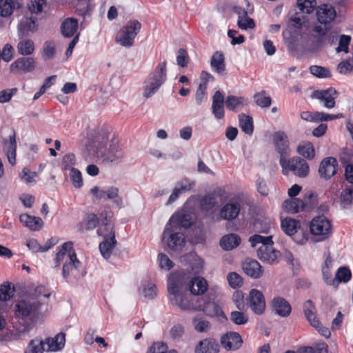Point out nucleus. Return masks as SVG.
Masks as SVG:
<instances>
[{"mask_svg":"<svg viewBox=\"0 0 353 353\" xmlns=\"http://www.w3.org/2000/svg\"><path fill=\"white\" fill-rule=\"evenodd\" d=\"M303 312L307 321L312 327H318L319 319L315 314V307L310 300L307 301L303 305Z\"/></svg>","mask_w":353,"mask_h":353,"instance_id":"33","label":"nucleus"},{"mask_svg":"<svg viewBox=\"0 0 353 353\" xmlns=\"http://www.w3.org/2000/svg\"><path fill=\"white\" fill-rule=\"evenodd\" d=\"M243 272L253 279H258L263 274L262 267L260 263L254 259H247L243 263Z\"/></svg>","mask_w":353,"mask_h":353,"instance_id":"23","label":"nucleus"},{"mask_svg":"<svg viewBox=\"0 0 353 353\" xmlns=\"http://www.w3.org/2000/svg\"><path fill=\"white\" fill-rule=\"evenodd\" d=\"M185 333L184 326L177 323L174 325L170 330V336L173 340L181 339Z\"/></svg>","mask_w":353,"mask_h":353,"instance_id":"61","label":"nucleus"},{"mask_svg":"<svg viewBox=\"0 0 353 353\" xmlns=\"http://www.w3.org/2000/svg\"><path fill=\"white\" fill-rule=\"evenodd\" d=\"M207 86L205 82H201L196 91L195 100L197 105H201L207 99Z\"/></svg>","mask_w":353,"mask_h":353,"instance_id":"55","label":"nucleus"},{"mask_svg":"<svg viewBox=\"0 0 353 353\" xmlns=\"http://www.w3.org/2000/svg\"><path fill=\"white\" fill-rule=\"evenodd\" d=\"M312 74L318 78H327L331 77V73L327 68L319 65H312L310 68Z\"/></svg>","mask_w":353,"mask_h":353,"instance_id":"51","label":"nucleus"},{"mask_svg":"<svg viewBox=\"0 0 353 353\" xmlns=\"http://www.w3.org/2000/svg\"><path fill=\"white\" fill-rule=\"evenodd\" d=\"M185 214L172 215L163 232L162 239L168 247L173 250L181 249L185 245V236L183 233L175 232L181 225L184 228L190 226Z\"/></svg>","mask_w":353,"mask_h":353,"instance_id":"3","label":"nucleus"},{"mask_svg":"<svg viewBox=\"0 0 353 353\" xmlns=\"http://www.w3.org/2000/svg\"><path fill=\"white\" fill-rule=\"evenodd\" d=\"M56 54L55 43L53 41H48L43 44L41 52V57L43 60L48 61L54 58Z\"/></svg>","mask_w":353,"mask_h":353,"instance_id":"42","label":"nucleus"},{"mask_svg":"<svg viewBox=\"0 0 353 353\" xmlns=\"http://www.w3.org/2000/svg\"><path fill=\"white\" fill-rule=\"evenodd\" d=\"M70 178L72 185L76 188H79L83 185V179L81 172L77 169H71Z\"/></svg>","mask_w":353,"mask_h":353,"instance_id":"57","label":"nucleus"},{"mask_svg":"<svg viewBox=\"0 0 353 353\" xmlns=\"http://www.w3.org/2000/svg\"><path fill=\"white\" fill-rule=\"evenodd\" d=\"M108 141V138L106 134L97 138V143L98 144L96 145L97 157L108 163H113L121 159L123 154L118 144V141L114 139L109 143Z\"/></svg>","mask_w":353,"mask_h":353,"instance_id":"6","label":"nucleus"},{"mask_svg":"<svg viewBox=\"0 0 353 353\" xmlns=\"http://www.w3.org/2000/svg\"><path fill=\"white\" fill-rule=\"evenodd\" d=\"M41 307L35 297L28 296L19 299L14 305V315L21 320L34 321L39 317Z\"/></svg>","mask_w":353,"mask_h":353,"instance_id":"7","label":"nucleus"},{"mask_svg":"<svg viewBox=\"0 0 353 353\" xmlns=\"http://www.w3.org/2000/svg\"><path fill=\"white\" fill-rule=\"evenodd\" d=\"M26 245L29 250H32L33 252H43L47 251L52 246L51 243H48V242L46 243L45 246H41L38 243L37 240L33 239L28 240L26 243Z\"/></svg>","mask_w":353,"mask_h":353,"instance_id":"50","label":"nucleus"},{"mask_svg":"<svg viewBox=\"0 0 353 353\" xmlns=\"http://www.w3.org/2000/svg\"><path fill=\"white\" fill-rule=\"evenodd\" d=\"M36 68V62L32 57H21L15 60L10 66V71L14 74L19 72H31Z\"/></svg>","mask_w":353,"mask_h":353,"instance_id":"18","label":"nucleus"},{"mask_svg":"<svg viewBox=\"0 0 353 353\" xmlns=\"http://www.w3.org/2000/svg\"><path fill=\"white\" fill-rule=\"evenodd\" d=\"M116 243L115 238H114V240H112L111 238H107L104 239L99 244V250L103 258L108 259L110 257Z\"/></svg>","mask_w":353,"mask_h":353,"instance_id":"37","label":"nucleus"},{"mask_svg":"<svg viewBox=\"0 0 353 353\" xmlns=\"http://www.w3.org/2000/svg\"><path fill=\"white\" fill-rule=\"evenodd\" d=\"M243 310L233 311L230 313V320L236 325H244L248 321V316Z\"/></svg>","mask_w":353,"mask_h":353,"instance_id":"48","label":"nucleus"},{"mask_svg":"<svg viewBox=\"0 0 353 353\" xmlns=\"http://www.w3.org/2000/svg\"><path fill=\"white\" fill-rule=\"evenodd\" d=\"M166 62L159 63L144 83L143 97H152L166 80Z\"/></svg>","mask_w":353,"mask_h":353,"instance_id":"9","label":"nucleus"},{"mask_svg":"<svg viewBox=\"0 0 353 353\" xmlns=\"http://www.w3.org/2000/svg\"><path fill=\"white\" fill-rule=\"evenodd\" d=\"M3 150L7 156L9 163L11 165H14L16 163L17 141L16 134L14 130L12 131V134L8 139L3 140Z\"/></svg>","mask_w":353,"mask_h":353,"instance_id":"21","label":"nucleus"},{"mask_svg":"<svg viewBox=\"0 0 353 353\" xmlns=\"http://www.w3.org/2000/svg\"><path fill=\"white\" fill-rule=\"evenodd\" d=\"M78 28V21L74 18H67L61 25V32L65 37H70L74 34Z\"/></svg>","mask_w":353,"mask_h":353,"instance_id":"32","label":"nucleus"},{"mask_svg":"<svg viewBox=\"0 0 353 353\" xmlns=\"http://www.w3.org/2000/svg\"><path fill=\"white\" fill-rule=\"evenodd\" d=\"M283 208L290 213H297L304 208V203L299 199L292 198L283 203Z\"/></svg>","mask_w":353,"mask_h":353,"instance_id":"38","label":"nucleus"},{"mask_svg":"<svg viewBox=\"0 0 353 353\" xmlns=\"http://www.w3.org/2000/svg\"><path fill=\"white\" fill-rule=\"evenodd\" d=\"M18 30L21 36L27 35L30 32L37 30V19L32 17H23L18 24Z\"/></svg>","mask_w":353,"mask_h":353,"instance_id":"26","label":"nucleus"},{"mask_svg":"<svg viewBox=\"0 0 353 353\" xmlns=\"http://www.w3.org/2000/svg\"><path fill=\"white\" fill-rule=\"evenodd\" d=\"M221 344L227 351H235L243 344V339L238 332H229L221 338Z\"/></svg>","mask_w":353,"mask_h":353,"instance_id":"19","label":"nucleus"},{"mask_svg":"<svg viewBox=\"0 0 353 353\" xmlns=\"http://www.w3.org/2000/svg\"><path fill=\"white\" fill-rule=\"evenodd\" d=\"M187 281L186 274L182 272L172 273L168 281L169 301L172 305L185 311L194 309L192 301L187 294Z\"/></svg>","mask_w":353,"mask_h":353,"instance_id":"2","label":"nucleus"},{"mask_svg":"<svg viewBox=\"0 0 353 353\" xmlns=\"http://www.w3.org/2000/svg\"><path fill=\"white\" fill-rule=\"evenodd\" d=\"M99 223V218L95 214H88L85 219L79 225V230L83 232L85 230H93Z\"/></svg>","mask_w":353,"mask_h":353,"instance_id":"34","label":"nucleus"},{"mask_svg":"<svg viewBox=\"0 0 353 353\" xmlns=\"http://www.w3.org/2000/svg\"><path fill=\"white\" fill-rule=\"evenodd\" d=\"M189 290L194 295L203 294L208 288L207 281L201 276H196L189 282Z\"/></svg>","mask_w":353,"mask_h":353,"instance_id":"25","label":"nucleus"},{"mask_svg":"<svg viewBox=\"0 0 353 353\" xmlns=\"http://www.w3.org/2000/svg\"><path fill=\"white\" fill-rule=\"evenodd\" d=\"M65 334L59 333L54 338H47L44 342V345H47L46 350L47 352H55L62 349L65 345Z\"/></svg>","mask_w":353,"mask_h":353,"instance_id":"29","label":"nucleus"},{"mask_svg":"<svg viewBox=\"0 0 353 353\" xmlns=\"http://www.w3.org/2000/svg\"><path fill=\"white\" fill-rule=\"evenodd\" d=\"M341 202L343 208L353 205V188H346L341 194Z\"/></svg>","mask_w":353,"mask_h":353,"instance_id":"54","label":"nucleus"},{"mask_svg":"<svg viewBox=\"0 0 353 353\" xmlns=\"http://www.w3.org/2000/svg\"><path fill=\"white\" fill-rule=\"evenodd\" d=\"M282 168V173L288 175L290 172H293L294 175L301 178H305L308 176L310 167L306 161L300 157H293L291 159L287 158L280 163Z\"/></svg>","mask_w":353,"mask_h":353,"instance_id":"11","label":"nucleus"},{"mask_svg":"<svg viewBox=\"0 0 353 353\" xmlns=\"http://www.w3.org/2000/svg\"><path fill=\"white\" fill-rule=\"evenodd\" d=\"M273 141L276 150L280 154V163L290 155L288 138L284 132L279 131L274 134Z\"/></svg>","mask_w":353,"mask_h":353,"instance_id":"15","label":"nucleus"},{"mask_svg":"<svg viewBox=\"0 0 353 353\" xmlns=\"http://www.w3.org/2000/svg\"><path fill=\"white\" fill-rule=\"evenodd\" d=\"M28 296L35 297L39 301V306L41 307L43 303V298H48L50 296V293L46 290L44 286H38L35 288L32 294Z\"/></svg>","mask_w":353,"mask_h":353,"instance_id":"53","label":"nucleus"},{"mask_svg":"<svg viewBox=\"0 0 353 353\" xmlns=\"http://www.w3.org/2000/svg\"><path fill=\"white\" fill-rule=\"evenodd\" d=\"M271 305L272 310L281 317L288 316L292 311L289 302L281 296L274 297L272 301Z\"/></svg>","mask_w":353,"mask_h":353,"instance_id":"22","label":"nucleus"},{"mask_svg":"<svg viewBox=\"0 0 353 353\" xmlns=\"http://www.w3.org/2000/svg\"><path fill=\"white\" fill-rule=\"evenodd\" d=\"M70 241L64 243L58 252L55 259V267L58 268L63 263L62 275L68 279L70 275L76 276L75 272L80 265Z\"/></svg>","mask_w":353,"mask_h":353,"instance_id":"5","label":"nucleus"},{"mask_svg":"<svg viewBox=\"0 0 353 353\" xmlns=\"http://www.w3.org/2000/svg\"><path fill=\"white\" fill-rule=\"evenodd\" d=\"M299 227L300 222L294 219L286 218L281 221V228L289 236H292L296 233Z\"/></svg>","mask_w":353,"mask_h":353,"instance_id":"35","label":"nucleus"},{"mask_svg":"<svg viewBox=\"0 0 353 353\" xmlns=\"http://www.w3.org/2000/svg\"><path fill=\"white\" fill-rule=\"evenodd\" d=\"M237 24L242 30L252 29L255 26L254 20L248 15L245 17L238 19Z\"/></svg>","mask_w":353,"mask_h":353,"instance_id":"63","label":"nucleus"},{"mask_svg":"<svg viewBox=\"0 0 353 353\" xmlns=\"http://www.w3.org/2000/svg\"><path fill=\"white\" fill-rule=\"evenodd\" d=\"M227 279L229 285L234 289L241 287L243 283L241 276L234 272H230L227 276Z\"/></svg>","mask_w":353,"mask_h":353,"instance_id":"49","label":"nucleus"},{"mask_svg":"<svg viewBox=\"0 0 353 353\" xmlns=\"http://www.w3.org/2000/svg\"><path fill=\"white\" fill-rule=\"evenodd\" d=\"M20 221L30 230L37 231L42 228L43 221L40 217L23 214L19 217Z\"/></svg>","mask_w":353,"mask_h":353,"instance_id":"28","label":"nucleus"},{"mask_svg":"<svg viewBox=\"0 0 353 353\" xmlns=\"http://www.w3.org/2000/svg\"><path fill=\"white\" fill-rule=\"evenodd\" d=\"M212 68L219 74H222L225 70V58L223 54L220 51H216L210 60Z\"/></svg>","mask_w":353,"mask_h":353,"instance_id":"31","label":"nucleus"},{"mask_svg":"<svg viewBox=\"0 0 353 353\" xmlns=\"http://www.w3.org/2000/svg\"><path fill=\"white\" fill-rule=\"evenodd\" d=\"M219 351V345L212 339H205L200 341L195 349L196 353H218Z\"/></svg>","mask_w":353,"mask_h":353,"instance_id":"27","label":"nucleus"},{"mask_svg":"<svg viewBox=\"0 0 353 353\" xmlns=\"http://www.w3.org/2000/svg\"><path fill=\"white\" fill-rule=\"evenodd\" d=\"M241 243V239L236 234H229L223 236L220 240V245L225 250H231Z\"/></svg>","mask_w":353,"mask_h":353,"instance_id":"30","label":"nucleus"},{"mask_svg":"<svg viewBox=\"0 0 353 353\" xmlns=\"http://www.w3.org/2000/svg\"><path fill=\"white\" fill-rule=\"evenodd\" d=\"M337 161L334 157H326L321 162L319 174L322 179H329L336 173Z\"/></svg>","mask_w":353,"mask_h":353,"instance_id":"20","label":"nucleus"},{"mask_svg":"<svg viewBox=\"0 0 353 353\" xmlns=\"http://www.w3.org/2000/svg\"><path fill=\"white\" fill-rule=\"evenodd\" d=\"M44 342L39 338H35L30 341L24 353H43L45 350Z\"/></svg>","mask_w":353,"mask_h":353,"instance_id":"40","label":"nucleus"},{"mask_svg":"<svg viewBox=\"0 0 353 353\" xmlns=\"http://www.w3.org/2000/svg\"><path fill=\"white\" fill-rule=\"evenodd\" d=\"M310 232L319 236L320 241L327 239L332 234V227L330 221L324 216L314 217L310 224Z\"/></svg>","mask_w":353,"mask_h":353,"instance_id":"12","label":"nucleus"},{"mask_svg":"<svg viewBox=\"0 0 353 353\" xmlns=\"http://www.w3.org/2000/svg\"><path fill=\"white\" fill-rule=\"evenodd\" d=\"M14 7L13 0H0V15L8 17L10 15Z\"/></svg>","mask_w":353,"mask_h":353,"instance_id":"47","label":"nucleus"},{"mask_svg":"<svg viewBox=\"0 0 353 353\" xmlns=\"http://www.w3.org/2000/svg\"><path fill=\"white\" fill-rule=\"evenodd\" d=\"M239 127L243 132L251 135L254 131L253 120L252 117L245 114L239 115Z\"/></svg>","mask_w":353,"mask_h":353,"instance_id":"39","label":"nucleus"},{"mask_svg":"<svg viewBox=\"0 0 353 353\" xmlns=\"http://www.w3.org/2000/svg\"><path fill=\"white\" fill-rule=\"evenodd\" d=\"M243 204L242 198L240 195L232 197L220 210V216L224 220L231 221L235 219L241 209Z\"/></svg>","mask_w":353,"mask_h":353,"instance_id":"13","label":"nucleus"},{"mask_svg":"<svg viewBox=\"0 0 353 353\" xmlns=\"http://www.w3.org/2000/svg\"><path fill=\"white\" fill-rule=\"evenodd\" d=\"M338 92L334 88L314 91L312 97L319 100L324 107L331 109L335 106Z\"/></svg>","mask_w":353,"mask_h":353,"instance_id":"16","label":"nucleus"},{"mask_svg":"<svg viewBox=\"0 0 353 353\" xmlns=\"http://www.w3.org/2000/svg\"><path fill=\"white\" fill-rule=\"evenodd\" d=\"M252 247H256L257 244L261 245L257 250V256L263 261L272 263L276 260V252L272 248V236H263L259 234H254L249 238Z\"/></svg>","mask_w":353,"mask_h":353,"instance_id":"8","label":"nucleus"},{"mask_svg":"<svg viewBox=\"0 0 353 353\" xmlns=\"http://www.w3.org/2000/svg\"><path fill=\"white\" fill-rule=\"evenodd\" d=\"M297 6L303 14L312 13L316 6V0H297Z\"/></svg>","mask_w":353,"mask_h":353,"instance_id":"45","label":"nucleus"},{"mask_svg":"<svg viewBox=\"0 0 353 353\" xmlns=\"http://www.w3.org/2000/svg\"><path fill=\"white\" fill-rule=\"evenodd\" d=\"M316 21L313 22L309 30L315 48L335 43L338 40V33L332 30L336 18L335 8L330 4H322L316 8Z\"/></svg>","mask_w":353,"mask_h":353,"instance_id":"1","label":"nucleus"},{"mask_svg":"<svg viewBox=\"0 0 353 353\" xmlns=\"http://www.w3.org/2000/svg\"><path fill=\"white\" fill-rule=\"evenodd\" d=\"M141 29V23L138 20H130L117 32L115 42L126 48H131Z\"/></svg>","mask_w":353,"mask_h":353,"instance_id":"10","label":"nucleus"},{"mask_svg":"<svg viewBox=\"0 0 353 353\" xmlns=\"http://www.w3.org/2000/svg\"><path fill=\"white\" fill-rule=\"evenodd\" d=\"M297 152L303 158L312 160L315 156V150L313 144L310 141L300 143L296 149Z\"/></svg>","mask_w":353,"mask_h":353,"instance_id":"36","label":"nucleus"},{"mask_svg":"<svg viewBox=\"0 0 353 353\" xmlns=\"http://www.w3.org/2000/svg\"><path fill=\"white\" fill-rule=\"evenodd\" d=\"M352 277L350 270L347 267H341L338 269L336 273L335 281L337 282V286L339 283L348 282Z\"/></svg>","mask_w":353,"mask_h":353,"instance_id":"46","label":"nucleus"},{"mask_svg":"<svg viewBox=\"0 0 353 353\" xmlns=\"http://www.w3.org/2000/svg\"><path fill=\"white\" fill-rule=\"evenodd\" d=\"M18 90L16 88L11 89L3 90L0 92V103H4L9 102L12 96L17 92Z\"/></svg>","mask_w":353,"mask_h":353,"instance_id":"62","label":"nucleus"},{"mask_svg":"<svg viewBox=\"0 0 353 353\" xmlns=\"http://www.w3.org/2000/svg\"><path fill=\"white\" fill-rule=\"evenodd\" d=\"M91 193L97 199H110L119 208L123 206V200L119 195V188L114 186L109 187L106 190H100L94 186L90 190Z\"/></svg>","mask_w":353,"mask_h":353,"instance_id":"14","label":"nucleus"},{"mask_svg":"<svg viewBox=\"0 0 353 353\" xmlns=\"http://www.w3.org/2000/svg\"><path fill=\"white\" fill-rule=\"evenodd\" d=\"M249 306L252 311L258 315L263 314L265 310V301L261 292L252 289L250 290L248 296Z\"/></svg>","mask_w":353,"mask_h":353,"instance_id":"17","label":"nucleus"},{"mask_svg":"<svg viewBox=\"0 0 353 353\" xmlns=\"http://www.w3.org/2000/svg\"><path fill=\"white\" fill-rule=\"evenodd\" d=\"M193 324L196 331L198 332H206L210 328V323L208 321L201 318H195L193 319Z\"/></svg>","mask_w":353,"mask_h":353,"instance_id":"56","label":"nucleus"},{"mask_svg":"<svg viewBox=\"0 0 353 353\" xmlns=\"http://www.w3.org/2000/svg\"><path fill=\"white\" fill-rule=\"evenodd\" d=\"M340 74H346L353 72V59H346L340 62L337 67Z\"/></svg>","mask_w":353,"mask_h":353,"instance_id":"59","label":"nucleus"},{"mask_svg":"<svg viewBox=\"0 0 353 353\" xmlns=\"http://www.w3.org/2000/svg\"><path fill=\"white\" fill-rule=\"evenodd\" d=\"M97 234L103 239L111 238L112 240H114V238H115V234L113 224L109 222L102 223L97 230Z\"/></svg>","mask_w":353,"mask_h":353,"instance_id":"43","label":"nucleus"},{"mask_svg":"<svg viewBox=\"0 0 353 353\" xmlns=\"http://www.w3.org/2000/svg\"><path fill=\"white\" fill-rule=\"evenodd\" d=\"M17 50L21 55H30L34 51V43L30 39H23L19 42Z\"/></svg>","mask_w":353,"mask_h":353,"instance_id":"41","label":"nucleus"},{"mask_svg":"<svg viewBox=\"0 0 353 353\" xmlns=\"http://www.w3.org/2000/svg\"><path fill=\"white\" fill-rule=\"evenodd\" d=\"M351 41V37L349 35L342 34L340 37L339 46L336 48V52H344L345 53L348 52L349 50V45Z\"/></svg>","mask_w":353,"mask_h":353,"instance_id":"60","label":"nucleus"},{"mask_svg":"<svg viewBox=\"0 0 353 353\" xmlns=\"http://www.w3.org/2000/svg\"><path fill=\"white\" fill-rule=\"evenodd\" d=\"M168 346L161 342H156L149 348L147 353H167Z\"/></svg>","mask_w":353,"mask_h":353,"instance_id":"64","label":"nucleus"},{"mask_svg":"<svg viewBox=\"0 0 353 353\" xmlns=\"http://www.w3.org/2000/svg\"><path fill=\"white\" fill-rule=\"evenodd\" d=\"M15 288L11 283L6 282L0 285V312L6 309V302L14 294Z\"/></svg>","mask_w":353,"mask_h":353,"instance_id":"24","label":"nucleus"},{"mask_svg":"<svg viewBox=\"0 0 353 353\" xmlns=\"http://www.w3.org/2000/svg\"><path fill=\"white\" fill-rule=\"evenodd\" d=\"M76 163L75 155L72 153L66 154L63 157L61 161V168L64 170H71L75 169L73 166Z\"/></svg>","mask_w":353,"mask_h":353,"instance_id":"52","label":"nucleus"},{"mask_svg":"<svg viewBox=\"0 0 353 353\" xmlns=\"http://www.w3.org/2000/svg\"><path fill=\"white\" fill-rule=\"evenodd\" d=\"M224 103L228 110L237 111L248 104V99L234 95H228L225 99L220 90L216 91L212 97V113L217 120L223 119L225 117Z\"/></svg>","mask_w":353,"mask_h":353,"instance_id":"4","label":"nucleus"},{"mask_svg":"<svg viewBox=\"0 0 353 353\" xmlns=\"http://www.w3.org/2000/svg\"><path fill=\"white\" fill-rule=\"evenodd\" d=\"M46 5V0H31L28 3V9L32 13H39Z\"/></svg>","mask_w":353,"mask_h":353,"instance_id":"58","label":"nucleus"},{"mask_svg":"<svg viewBox=\"0 0 353 353\" xmlns=\"http://www.w3.org/2000/svg\"><path fill=\"white\" fill-rule=\"evenodd\" d=\"M254 99L256 105L261 108H268L272 103L271 97L266 95L265 90L256 93Z\"/></svg>","mask_w":353,"mask_h":353,"instance_id":"44","label":"nucleus"}]
</instances>
